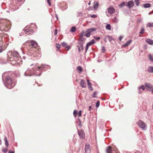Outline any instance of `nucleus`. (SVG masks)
<instances>
[{
    "label": "nucleus",
    "mask_w": 153,
    "mask_h": 153,
    "mask_svg": "<svg viewBox=\"0 0 153 153\" xmlns=\"http://www.w3.org/2000/svg\"><path fill=\"white\" fill-rule=\"evenodd\" d=\"M2 79L5 86L8 88L11 89L15 85V84L13 82L12 78L8 75L7 73H4L3 74Z\"/></svg>",
    "instance_id": "nucleus-1"
},
{
    "label": "nucleus",
    "mask_w": 153,
    "mask_h": 153,
    "mask_svg": "<svg viewBox=\"0 0 153 153\" xmlns=\"http://www.w3.org/2000/svg\"><path fill=\"white\" fill-rule=\"evenodd\" d=\"M97 30V28L93 27L88 29L86 31L84 30H82L79 35V41L82 42L85 41L86 39L83 37L84 36L88 38L90 37L91 33L93 32L96 31Z\"/></svg>",
    "instance_id": "nucleus-2"
},
{
    "label": "nucleus",
    "mask_w": 153,
    "mask_h": 153,
    "mask_svg": "<svg viewBox=\"0 0 153 153\" xmlns=\"http://www.w3.org/2000/svg\"><path fill=\"white\" fill-rule=\"evenodd\" d=\"M11 56L10 60L12 62L11 63L14 65L16 63H18L20 62L21 58L19 56V53L16 51H14L13 52H11L10 54Z\"/></svg>",
    "instance_id": "nucleus-3"
},
{
    "label": "nucleus",
    "mask_w": 153,
    "mask_h": 153,
    "mask_svg": "<svg viewBox=\"0 0 153 153\" xmlns=\"http://www.w3.org/2000/svg\"><path fill=\"white\" fill-rule=\"evenodd\" d=\"M37 71L36 70L35 66L34 68L31 69L28 68L27 70L24 73V75L26 76H30L33 75L36 76H40L41 75V73L39 74Z\"/></svg>",
    "instance_id": "nucleus-4"
},
{
    "label": "nucleus",
    "mask_w": 153,
    "mask_h": 153,
    "mask_svg": "<svg viewBox=\"0 0 153 153\" xmlns=\"http://www.w3.org/2000/svg\"><path fill=\"white\" fill-rule=\"evenodd\" d=\"M47 65L41 64V65L39 67L38 66H37L35 65V68L37 71L39 72L38 73L39 74H40V73H42V69H45L47 68Z\"/></svg>",
    "instance_id": "nucleus-5"
},
{
    "label": "nucleus",
    "mask_w": 153,
    "mask_h": 153,
    "mask_svg": "<svg viewBox=\"0 0 153 153\" xmlns=\"http://www.w3.org/2000/svg\"><path fill=\"white\" fill-rule=\"evenodd\" d=\"M138 126L143 130H145L146 129V124L141 120H139L137 122Z\"/></svg>",
    "instance_id": "nucleus-6"
},
{
    "label": "nucleus",
    "mask_w": 153,
    "mask_h": 153,
    "mask_svg": "<svg viewBox=\"0 0 153 153\" xmlns=\"http://www.w3.org/2000/svg\"><path fill=\"white\" fill-rule=\"evenodd\" d=\"M36 49L34 48H32L29 50L27 51V54L29 56H31L34 55Z\"/></svg>",
    "instance_id": "nucleus-7"
},
{
    "label": "nucleus",
    "mask_w": 153,
    "mask_h": 153,
    "mask_svg": "<svg viewBox=\"0 0 153 153\" xmlns=\"http://www.w3.org/2000/svg\"><path fill=\"white\" fill-rule=\"evenodd\" d=\"M78 134L79 135L81 138H83L85 137V133L83 130L80 129L79 130H78Z\"/></svg>",
    "instance_id": "nucleus-8"
},
{
    "label": "nucleus",
    "mask_w": 153,
    "mask_h": 153,
    "mask_svg": "<svg viewBox=\"0 0 153 153\" xmlns=\"http://www.w3.org/2000/svg\"><path fill=\"white\" fill-rule=\"evenodd\" d=\"M107 10L108 13L110 14H112L115 12V9L112 7L108 8Z\"/></svg>",
    "instance_id": "nucleus-9"
},
{
    "label": "nucleus",
    "mask_w": 153,
    "mask_h": 153,
    "mask_svg": "<svg viewBox=\"0 0 153 153\" xmlns=\"http://www.w3.org/2000/svg\"><path fill=\"white\" fill-rule=\"evenodd\" d=\"M32 29L30 28L29 29H26L25 30V31L26 32V34L28 35H31L33 33Z\"/></svg>",
    "instance_id": "nucleus-10"
},
{
    "label": "nucleus",
    "mask_w": 153,
    "mask_h": 153,
    "mask_svg": "<svg viewBox=\"0 0 153 153\" xmlns=\"http://www.w3.org/2000/svg\"><path fill=\"white\" fill-rule=\"evenodd\" d=\"M126 6L131 8L134 6V3L133 1H130L127 3Z\"/></svg>",
    "instance_id": "nucleus-11"
},
{
    "label": "nucleus",
    "mask_w": 153,
    "mask_h": 153,
    "mask_svg": "<svg viewBox=\"0 0 153 153\" xmlns=\"http://www.w3.org/2000/svg\"><path fill=\"white\" fill-rule=\"evenodd\" d=\"M85 153H88L90 152V145L89 144L87 143L85 144Z\"/></svg>",
    "instance_id": "nucleus-12"
},
{
    "label": "nucleus",
    "mask_w": 153,
    "mask_h": 153,
    "mask_svg": "<svg viewBox=\"0 0 153 153\" xmlns=\"http://www.w3.org/2000/svg\"><path fill=\"white\" fill-rule=\"evenodd\" d=\"M114 149H113L110 146H108L106 149L107 153H114Z\"/></svg>",
    "instance_id": "nucleus-13"
},
{
    "label": "nucleus",
    "mask_w": 153,
    "mask_h": 153,
    "mask_svg": "<svg viewBox=\"0 0 153 153\" xmlns=\"http://www.w3.org/2000/svg\"><path fill=\"white\" fill-rule=\"evenodd\" d=\"M30 45H31L32 48H36V46H37V42L34 41H32L30 42Z\"/></svg>",
    "instance_id": "nucleus-14"
},
{
    "label": "nucleus",
    "mask_w": 153,
    "mask_h": 153,
    "mask_svg": "<svg viewBox=\"0 0 153 153\" xmlns=\"http://www.w3.org/2000/svg\"><path fill=\"white\" fill-rule=\"evenodd\" d=\"M80 85L81 87L82 88H85L86 87V83L84 82V80L81 79Z\"/></svg>",
    "instance_id": "nucleus-15"
},
{
    "label": "nucleus",
    "mask_w": 153,
    "mask_h": 153,
    "mask_svg": "<svg viewBox=\"0 0 153 153\" xmlns=\"http://www.w3.org/2000/svg\"><path fill=\"white\" fill-rule=\"evenodd\" d=\"M146 42L149 44L151 45H153V40L151 39H148L146 40Z\"/></svg>",
    "instance_id": "nucleus-16"
},
{
    "label": "nucleus",
    "mask_w": 153,
    "mask_h": 153,
    "mask_svg": "<svg viewBox=\"0 0 153 153\" xmlns=\"http://www.w3.org/2000/svg\"><path fill=\"white\" fill-rule=\"evenodd\" d=\"M147 71L150 73H153V67L152 66H149L147 69Z\"/></svg>",
    "instance_id": "nucleus-17"
},
{
    "label": "nucleus",
    "mask_w": 153,
    "mask_h": 153,
    "mask_svg": "<svg viewBox=\"0 0 153 153\" xmlns=\"http://www.w3.org/2000/svg\"><path fill=\"white\" fill-rule=\"evenodd\" d=\"M76 123L79 126L80 128L81 127V121L79 118H78L77 120L76 121Z\"/></svg>",
    "instance_id": "nucleus-18"
},
{
    "label": "nucleus",
    "mask_w": 153,
    "mask_h": 153,
    "mask_svg": "<svg viewBox=\"0 0 153 153\" xmlns=\"http://www.w3.org/2000/svg\"><path fill=\"white\" fill-rule=\"evenodd\" d=\"M132 41L131 40H130L128 41L126 43H125V44H124L123 45V46L124 47H126L129 45L131 42Z\"/></svg>",
    "instance_id": "nucleus-19"
},
{
    "label": "nucleus",
    "mask_w": 153,
    "mask_h": 153,
    "mask_svg": "<svg viewBox=\"0 0 153 153\" xmlns=\"http://www.w3.org/2000/svg\"><path fill=\"white\" fill-rule=\"evenodd\" d=\"M99 4L97 1L94 2V9H97L98 7Z\"/></svg>",
    "instance_id": "nucleus-20"
},
{
    "label": "nucleus",
    "mask_w": 153,
    "mask_h": 153,
    "mask_svg": "<svg viewBox=\"0 0 153 153\" xmlns=\"http://www.w3.org/2000/svg\"><path fill=\"white\" fill-rule=\"evenodd\" d=\"M112 20L114 23H117L118 22L119 19L117 17H115L112 19Z\"/></svg>",
    "instance_id": "nucleus-21"
},
{
    "label": "nucleus",
    "mask_w": 153,
    "mask_h": 153,
    "mask_svg": "<svg viewBox=\"0 0 153 153\" xmlns=\"http://www.w3.org/2000/svg\"><path fill=\"white\" fill-rule=\"evenodd\" d=\"M145 85L146 87L149 88H151L152 87V85L149 83H145Z\"/></svg>",
    "instance_id": "nucleus-22"
},
{
    "label": "nucleus",
    "mask_w": 153,
    "mask_h": 153,
    "mask_svg": "<svg viewBox=\"0 0 153 153\" xmlns=\"http://www.w3.org/2000/svg\"><path fill=\"white\" fill-rule=\"evenodd\" d=\"M125 5V3L124 2H123L120 4L118 5V7L120 8H122L124 7Z\"/></svg>",
    "instance_id": "nucleus-23"
},
{
    "label": "nucleus",
    "mask_w": 153,
    "mask_h": 153,
    "mask_svg": "<svg viewBox=\"0 0 153 153\" xmlns=\"http://www.w3.org/2000/svg\"><path fill=\"white\" fill-rule=\"evenodd\" d=\"M151 5L149 3H146L143 4V6L145 8H148L150 7Z\"/></svg>",
    "instance_id": "nucleus-24"
},
{
    "label": "nucleus",
    "mask_w": 153,
    "mask_h": 153,
    "mask_svg": "<svg viewBox=\"0 0 153 153\" xmlns=\"http://www.w3.org/2000/svg\"><path fill=\"white\" fill-rule=\"evenodd\" d=\"M6 63V60H4L3 59L0 58V63L1 64H5Z\"/></svg>",
    "instance_id": "nucleus-25"
},
{
    "label": "nucleus",
    "mask_w": 153,
    "mask_h": 153,
    "mask_svg": "<svg viewBox=\"0 0 153 153\" xmlns=\"http://www.w3.org/2000/svg\"><path fill=\"white\" fill-rule=\"evenodd\" d=\"M149 59L151 62H153V56L150 54L149 55Z\"/></svg>",
    "instance_id": "nucleus-26"
},
{
    "label": "nucleus",
    "mask_w": 153,
    "mask_h": 153,
    "mask_svg": "<svg viewBox=\"0 0 153 153\" xmlns=\"http://www.w3.org/2000/svg\"><path fill=\"white\" fill-rule=\"evenodd\" d=\"M107 37H108V39L109 40V41L111 42L114 40V38L112 36H107Z\"/></svg>",
    "instance_id": "nucleus-27"
},
{
    "label": "nucleus",
    "mask_w": 153,
    "mask_h": 153,
    "mask_svg": "<svg viewBox=\"0 0 153 153\" xmlns=\"http://www.w3.org/2000/svg\"><path fill=\"white\" fill-rule=\"evenodd\" d=\"M106 28L108 30H110L111 29V25L109 24H107L106 26Z\"/></svg>",
    "instance_id": "nucleus-28"
},
{
    "label": "nucleus",
    "mask_w": 153,
    "mask_h": 153,
    "mask_svg": "<svg viewBox=\"0 0 153 153\" xmlns=\"http://www.w3.org/2000/svg\"><path fill=\"white\" fill-rule=\"evenodd\" d=\"M76 28L75 26H73L71 29L70 31L72 32H74L76 31Z\"/></svg>",
    "instance_id": "nucleus-29"
},
{
    "label": "nucleus",
    "mask_w": 153,
    "mask_h": 153,
    "mask_svg": "<svg viewBox=\"0 0 153 153\" xmlns=\"http://www.w3.org/2000/svg\"><path fill=\"white\" fill-rule=\"evenodd\" d=\"M68 8V5L66 4L62 7V10L63 11L66 10Z\"/></svg>",
    "instance_id": "nucleus-30"
},
{
    "label": "nucleus",
    "mask_w": 153,
    "mask_h": 153,
    "mask_svg": "<svg viewBox=\"0 0 153 153\" xmlns=\"http://www.w3.org/2000/svg\"><path fill=\"white\" fill-rule=\"evenodd\" d=\"M77 70L80 72L82 71V69L80 66H78L77 67Z\"/></svg>",
    "instance_id": "nucleus-31"
},
{
    "label": "nucleus",
    "mask_w": 153,
    "mask_h": 153,
    "mask_svg": "<svg viewBox=\"0 0 153 153\" xmlns=\"http://www.w3.org/2000/svg\"><path fill=\"white\" fill-rule=\"evenodd\" d=\"M87 82L88 84V88H89L90 87H91V82H90V81L89 79L87 80Z\"/></svg>",
    "instance_id": "nucleus-32"
},
{
    "label": "nucleus",
    "mask_w": 153,
    "mask_h": 153,
    "mask_svg": "<svg viewBox=\"0 0 153 153\" xmlns=\"http://www.w3.org/2000/svg\"><path fill=\"white\" fill-rule=\"evenodd\" d=\"M2 151L4 153H6L7 152V149L6 148H3L2 149Z\"/></svg>",
    "instance_id": "nucleus-33"
},
{
    "label": "nucleus",
    "mask_w": 153,
    "mask_h": 153,
    "mask_svg": "<svg viewBox=\"0 0 153 153\" xmlns=\"http://www.w3.org/2000/svg\"><path fill=\"white\" fill-rule=\"evenodd\" d=\"M144 32L145 29L143 27L142 28L139 32V33L140 34H142L144 33Z\"/></svg>",
    "instance_id": "nucleus-34"
},
{
    "label": "nucleus",
    "mask_w": 153,
    "mask_h": 153,
    "mask_svg": "<svg viewBox=\"0 0 153 153\" xmlns=\"http://www.w3.org/2000/svg\"><path fill=\"white\" fill-rule=\"evenodd\" d=\"M100 105V101L99 100H98L97 101L96 105V108H98Z\"/></svg>",
    "instance_id": "nucleus-35"
},
{
    "label": "nucleus",
    "mask_w": 153,
    "mask_h": 153,
    "mask_svg": "<svg viewBox=\"0 0 153 153\" xmlns=\"http://www.w3.org/2000/svg\"><path fill=\"white\" fill-rule=\"evenodd\" d=\"M138 90L140 89H142L143 90H144L145 89V87L144 85H142L141 86H139L138 87Z\"/></svg>",
    "instance_id": "nucleus-36"
},
{
    "label": "nucleus",
    "mask_w": 153,
    "mask_h": 153,
    "mask_svg": "<svg viewBox=\"0 0 153 153\" xmlns=\"http://www.w3.org/2000/svg\"><path fill=\"white\" fill-rule=\"evenodd\" d=\"M147 25L149 27H153V23H149L147 24Z\"/></svg>",
    "instance_id": "nucleus-37"
},
{
    "label": "nucleus",
    "mask_w": 153,
    "mask_h": 153,
    "mask_svg": "<svg viewBox=\"0 0 153 153\" xmlns=\"http://www.w3.org/2000/svg\"><path fill=\"white\" fill-rule=\"evenodd\" d=\"M135 3L137 6H138L140 3L139 0H134Z\"/></svg>",
    "instance_id": "nucleus-38"
},
{
    "label": "nucleus",
    "mask_w": 153,
    "mask_h": 153,
    "mask_svg": "<svg viewBox=\"0 0 153 153\" xmlns=\"http://www.w3.org/2000/svg\"><path fill=\"white\" fill-rule=\"evenodd\" d=\"M78 112L76 110H74L73 112V114L74 116L75 117H76V114H77Z\"/></svg>",
    "instance_id": "nucleus-39"
},
{
    "label": "nucleus",
    "mask_w": 153,
    "mask_h": 153,
    "mask_svg": "<svg viewBox=\"0 0 153 153\" xmlns=\"http://www.w3.org/2000/svg\"><path fill=\"white\" fill-rule=\"evenodd\" d=\"M97 92L96 91H95L94 92V93H93V94L92 95V97L93 98H96L97 97L95 96V95L97 94Z\"/></svg>",
    "instance_id": "nucleus-40"
},
{
    "label": "nucleus",
    "mask_w": 153,
    "mask_h": 153,
    "mask_svg": "<svg viewBox=\"0 0 153 153\" xmlns=\"http://www.w3.org/2000/svg\"><path fill=\"white\" fill-rule=\"evenodd\" d=\"M93 38L96 40H99L100 39V36L98 37H96L95 36H93Z\"/></svg>",
    "instance_id": "nucleus-41"
},
{
    "label": "nucleus",
    "mask_w": 153,
    "mask_h": 153,
    "mask_svg": "<svg viewBox=\"0 0 153 153\" xmlns=\"http://www.w3.org/2000/svg\"><path fill=\"white\" fill-rule=\"evenodd\" d=\"M60 45H59V44H56V48H58V50H57V51H58V50L59 49L60 47Z\"/></svg>",
    "instance_id": "nucleus-42"
},
{
    "label": "nucleus",
    "mask_w": 153,
    "mask_h": 153,
    "mask_svg": "<svg viewBox=\"0 0 153 153\" xmlns=\"http://www.w3.org/2000/svg\"><path fill=\"white\" fill-rule=\"evenodd\" d=\"M61 44L63 47H65L67 45V43L65 42H63Z\"/></svg>",
    "instance_id": "nucleus-43"
},
{
    "label": "nucleus",
    "mask_w": 153,
    "mask_h": 153,
    "mask_svg": "<svg viewBox=\"0 0 153 153\" xmlns=\"http://www.w3.org/2000/svg\"><path fill=\"white\" fill-rule=\"evenodd\" d=\"M65 48L66 50L68 51L70 49L71 47L69 45H68L66 46Z\"/></svg>",
    "instance_id": "nucleus-44"
},
{
    "label": "nucleus",
    "mask_w": 153,
    "mask_h": 153,
    "mask_svg": "<svg viewBox=\"0 0 153 153\" xmlns=\"http://www.w3.org/2000/svg\"><path fill=\"white\" fill-rule=\"evenodd\" d=\"M77 44L79 45H80V46H81L82 45H82H83V43L82 42V41H79V39H78V42H77Z\"/></svg>",
    "instance_id": "nucleus-45"
},
{
    "label": "nucleus",
    "mask_w": 153,
    "mask_h": 153,
    "mask_svg": "<svg viewBox=\"0 0 153 153\" xmlns=\"http://www.w3.org/2000/svg\"><path fill=\"white\" fill-rule=\"evenodd\" d=\"M107 36L105 35V36L103 38V40L105 42H107V39H108V37H107Z\"/></svg>",
    "instance_id": "nucleus-46"
},
{
    "label": "nucleus",
    "mask_w": 153,
    "mask_h": 153,
    "mask_svg": "<svg viewBox=\"0 0 153 153\" xmlns=\"http://www.w3.org/2000/svg\"><path fill=\"white\" fill-rule=\"evenodd\" d=\"M89 42H90L92 45L94 44L95 42V40L93 39H92Z\"/></svg>",
    "instance_id": "nucleus-47"
},
{
    "label": "nucleus",
    "mask_w": 153,
    "mask_h": 153,
    "mask_svg": "<svg viewBox=\"0 0 153 153\" xmlns=\"http://www.w3.org/2000/svg\"><path fill=\"white\" fill-rule=\"evenodd\" d=\"M82 111L81 110H79L78 112V116L79 117H81L82 116Z\"/></svg>",
    "instance_id": "nucleus-48"
},
{
    "label": "nucleus",
    "mask_w": 153,
    "mask_h": 153,
    "mask_svg": "<svg viewBox=\"0 0 153 153\" xmlns=\"http://www.w3.org/2000/svg\"><path fill=\"white\" fill-rule=\"evenodd\" d=\"M8 142L7 141L5 142V145L7 147L9 146Z\"/></svg>",
    "instance_id": "nucleus-49"
},
{
    "label": "nucleus",
    "mask_w": 153,
    "mask_h": 153,
    "mask_svg": "<svg viewBox=\"0 0 153 153\" xmlns=\"http://www.w3.org/2000/svg\"><path fill=\"white\" fill-rule=\"evenodd\" d=\"M123 37V36H121L119 37V40L120 41H121Z\"/></svg>",
    "instance_id": "nucleus-50"
},
{
    "label": "nucleus",
    "mask_w": 153,
    "mask_h": 153,
    "mask_svg": "<svg viewBox=\"0 0 153 153\" xmlns=\"http://www.w3.org/2000/svg\"><path fill=\"white\" fill-rule=\"evenodd\" d=\"M91 45H92V44H91V43H90V42H89L87 43L86 45H87V46H88V47H89Z\"/></svg>",
    "instance_id": "nucleus-51"
},
{
    "label": "nucleus",
    "mask_w": 153,
    "mask_h": 153,
    "mask_svg": "<svg viewBox=\"0 0 153 153\" xmlns=\"http://www.w3.org/2000/svg\"><path fill=\"white\" fill-rule=\"evenodd\" d=\"M101 50L102 51V52L104 53L105 51V49L104 47H102V48Z\"/></svg>",
    "instance_id": "nucleus-52"
},
{
    "label": "nucleus",
    "mask_w": 153,
    "mask_h": 153,
    "mask_svg": "<svg viewBox=\"0 0 153 153\" xmlns=\"http://www.w3.org/2000/svg\"><path fill=\"white\" fill-rule=\"evenodd\" d=\"M8 153H15V151L14 150L11 151L10 150H9L8 151Z\"/></svg>",
    "instance_id": "nucleus-53"
},
{
    "label": "nucleus",
    "mask_w": 153,
    "mask_h": 153,
    "mask_svg": "<svg viewBox=\"0 0 153 153\" xmlns=\"http://www.w3.org/2000/svg\"><path fill=\"white\" fill-rule=\"evenodd\" d=\"M57 29H55V31H54V35H56L57 34Z\"/></svg>",
    "instance_id": "nucleus-54"
},
{
    "label": "nucleus",
    "mask_w": 153,
    "mask_h": 153,
    "mask_svg": "<svg viewBox=\"0 0 153 153\" xmlns=\"http://www.w3.org/2000/svg\"><path fill=\"white\" fill-rule=\"evenodd\" d=\"M3 51V50L2 47L1 45H0V53L2 52Z\"/></svg>",
    "instance_id": "nucleus-55"
},
{
    "label": "nucleus",
    "mask_w": 153,
    "mask_h": 153,
    "mask_svg": "<svg viewBox=\"0 0 153 153\" xmlns=\"http://www.w3.org/2000/svg\"><path fill=\"white\" fill-rule=\"evenodd\" d=\"M91 17H92V18H95L97 16H96L95 15L93 14V15H92L91 16Z\"/></svg>",
    "instance_id": "nucleus-56"
},
{
    "label": "nucleus",
    "mask_w": 153,
    "mask_h": 153,
    "mask_svg": "<svg viewBox=\"0 0 153 153\" xmlns=\"http://www.w3.org/2000/svg\"><path fill=\"white\" fill-rule=\"evenodd\" d=\"M47 1L49 6H51V4L50 2V0H47Z\"/></svg>",
    "instance_id": "nucleus-57"
},
{
    "label": "nucleus",
    "mask_w": 153,
    "mask_h": 153,
    "mask_svg": "<svg viewBox=\"0 0 153 153\" xmlns=\"http://www.w3.org/2000/svg\"><path fill=\"white\" fill-rule=\"evenodd\" d=\"M80 47H81V50H83V49H84L83 45L82 44V45L81 46H80Z\"/></svg>",
    "instance_id": "nucleus-58"
},
{
    "label": "nucleus",
    "mask_w": 153,
    "mask_h": 153,
    "mask_svg": "<svg viewBox=\"0 0 153 153\" xmlns=\"http://www.w3.org/2000/svg\"><path fill=\"white\" fill-rule=\"evenodd\" d=\"M77 47L78 48V51H79V52H80L81 51V48H79V46H77Z\"/></svg>",
    "instance_id": "nucleus-59"
},
{
    "label": "nucleus",
    "mask_w": 153,
    "mask_h": 153,
    "mask_svg": "<svg viewBox=\"0 0 153 153\" xmlns=\"http://www.w3.org/2000/svg\"><path fill=\"white\" fill-rule=\"evenodd\" d=\"M4 140L5 142L7 141V139L6 136H5L4 138Z\"/></svg>",
    "instance_id": "nucleus-60"
},
{
    "label": "nucleus",
    "mask_w": 153,
    "mask_h": 153,
    "mask_svg": "<svg viewBox=\"0 0 153 153\" xmlns=\"http://www.w3.org/2000/svg\"><path fill=\"white\" fill-rule=\"evenodd\" d=\"M47 68L50 69L51 68V67L50 65H47Z\"/></svg>",
    "instance_id": "nucleus-61"
},
{
    "label": "nucleus",
    "mask_w": 153,
    "mask_h": 153,
    "mask_svg": "<svg viewBox=\"0 0 153 153\" xmlns=\"http://www.w3.org/2000/svg\"><path fill=\"white\" fill-rule=\"evenodd\" d=\"M138 93L139 94H141V92H142V91H141L140 90H140H138Z\"/></svg>",
    "instance_id": "nucleus-62"
},
{
    "label": "nucleus",
    "mask_w": 153,
    "mask_h": 153,
    "mask_svg": "<svg viewBox=\"0 0 153 153\" xmlns=\"http://www.w3.org/2000/svg\"><path fill=\"white\" fill-rule=\"evenodd\" d=\"M91 106H89V111H91Z\"/></svg>",
    "instance_id": "nucleus-63"
},
{
    "label": "nucleus",
    "mask_w": 153,
    "mask_h": 153,
    "mask_svg": "<svg viewBox=\"0 0 153 153\" xmlns=\"http://www.w3.org/2000/svg\"><path fill=\"white\" fill-rule=\"evenodd\" d=\"M88 88L90 89L91 91H92L93 90V88L92 86H91V87H90L89 88Z\"/></svg>",
    "instance_id": "nucleus-64"
}]
</instances>
